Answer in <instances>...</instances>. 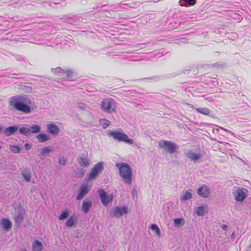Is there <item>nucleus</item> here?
Masks as SVG:
<instances>
[{"label": "nucleus", "mask_w": 251, "mask_h": 251, "mask_svg": "<svg viewBox=\"0 0 251 251\" xmlns=\"http://www.w3.org/2000/svg\"><path fill=\"white\" fill-rule=\"evenodd\" d=\"M9 106L15 111L28 114L37 107L26 95H16L9 99Z\"/></svg>", "instance_id": "obj_1"}, {"label": "nucleus", "mask_w": 251, "mask_h": 251, "mask_svg": "<svg viewBox=\"0 0 251 251\" xmlns=\"http://www.w3.org/2000/svg\"><path fill=\"white\" fill-rule=\"evenodd\" d=\"M116 167L118 168L119 175L124 182L127 185H130L133 177L132 170L130 166L124 162L116 163Z\"/></svg>", "instance_id": "obj_2"}, {"label": "nucleus", "mask_w": 251, "mask_h": 251, "mask_svg": "<svg viewBox=\"0 0 251 251\" xmlns=\"http://www.w3.org/2000/svg\"><path fill=\"white\" fill-rule=\"evenodd\" d=\"M100 109L105 113L112 114L116 112V102L111 98L103 99L100 102Z\"/></svg>", "instance_id": "obj_3"}, {"label": "nucleus", "mask_w": 251, "mask_h": 251, "mask_svg": "<svg viewBox=\"0 0 251 251\" xmlns=\"http://www.w3.org/2000/svg\"><path fill=\"white\" fill-rule=\"evenodd\" d=\"M107 134L109 136L112 137L115 140H118L119 142H124L129 145H132L134 143V140L132 139H129L128 136L123 131L112 130L109 131Z\"/></svg>", "instance_id": "obj_4"}, {"label": "nucleus", "mask_w": 251, "mask_h": 251, "mask_svg": "<svg viewBox=\"0 0 251 251\" xmlns=\"http://www.w3.org/2000/svg\"><path fill=\"white\" fill-rule=\"evenodd\" d=\"M41 127L38 125L34 124L31 126L25 125V126L21 127L19 129V133L27 137L30 136L32 134L39 133L41 130Z\"/></svg>", "instance_id": "obj_5"}, {"label": "nucleus", "mask_w": 251, "mask_h": 251, "mask_svg": "<svg viewBox=\"0 0 251 251\" xmlns=\"http://www.w3.org/2000/svg\"><path fill=\"white\" fill-rule=\"evenodd\" d=\"M104 163L99 162L95 164L87 174V180L90 181L96 178L97 176L100 174L104 169Z\"/></svg>", "instance_id": "obj_6"}, {"label": "nucleus", "mask_w": 251, "mask_h": 251, "mask_svg": "<svg viewBox=\"0 0 251 251\" xmlns=\"http://www.w3.org/2000/svg\"><path fill=\"white\" fill-rule=\"evenodd\" d=\"M158 146L160 148H165L170 153H174L177 149L176 144L171 141L161 140L158 143Z\"/></svg>", "instance_id": "obj_7"}, {"label": "nucleus", "mask_w": 251, "mask_h": 251, "mask_svg": "<svg viewBox=\"0 0 251 251\" xmlns=\"http://www.w3.org/2000/svg\"><path fill=\"white\" fill-rule=\"evenodd\" d=\"M128 213L127 207L126 206H124L122 207L116 206L111 210L110 215L113 217L119 218L122 216L124 214H126Z\"/></svg>", "instance_id": "obj_8"}, {"label": "nucleus", "mask_w": 251, "mask_h": 251, "mask_svg": "<svg viewBox=\"0 0 251 251\" xmlns=\"http://www.w3.org/2000/svg\"><path fill=\"white\" fill-rule=\"evenodd\" d=\"M98 193L102 203L106 206L110 201L113 200V195H107L106 193L103 189H99Z\"/></svg>", "instance_id": "obj_9"}, {"label": "nucleus", "mask_w": 251, "mask_h": 251, "mask_svg": "<svg viewBox=\"0 0 251 251\" xmlns=\"http://www.w3.org/2000/svg\"><path fill=\"white\" fill-rule=\"evenodd\" d=\"M248 191L243 188L238 187L235 195V200L238 201H243L247 197Z\"/></svg>", "instance_id": "obj_10"}, {"label": "nucleus", "mask_w": 251, "mask_h": 251, "mask_svg": "<svg viewBox=\"0 0 251 251\" xmlns=\"http://www.w3.org/2000/svg\"><path fill=\"white\" fill-rule=\"evenodd\" d=\"M210 189L208 186L203 184L198 188L197 189V194L199 196L202 198H207L210 195Z\"/></svg>", "instance_id": "obj_11"}, {"label": "nucleus", "mask_w": 251, "mask_h": 251, "mask_svg": "<svg viewBox=\"0 0 251 251\" xmlns=\"http://www.w3.org/2000/svg\"><path fill=\"white\" fill-rule=\"evenodd\" d=\"M77 161L80 166L83 167H87L90 164V159H89L87 154H81L79 157L77 158Z\"/></svg>", "instance_id": "obj_12"}, {"label": "nucleus", "mask_w": 251, "mask_h": 251, "mask_svg": "<svg viewBox=\"0 0 251 251\" xmlns=\"http://www.w3.org/2000/svg\"><path fill=\"white\" fill-rule=\"evenodd\" d=\"M88 192V186L85 185H82L80 186L78 194L76 197L77 200H81L84 196L86 195Z\"/></svg>", "instance_id": "obj_13"}, {"label": "nucleus", "mask_w": 251, "mask_h": 251, "mask_svg": "<svg viewBox=\"0 0 251 251\" xmlns=\"http://www.w3.org/2000/svg\"><path fill=\"white\" fill-rule=\"evenodd\" d=\"M47 131L53 135H57L59 132L58 127L54 123L49 124L47 125Z\"/></svg>", "instance_id": "obj_14"}, {"label": "nucleus", "mask_w": 251, "mask_h": 251, "mask_svg": "<svg viewBox=\"0 0 251 251\" xmlns=\"http://www.w3.org/2000/svg\"><path fill=\"white\" fill-rule=\"evenodd\" d=\"M0 224L6 231H9L12 227V222L8 219L4 218L1 220Z\"/></svg>", "instance_id": "obj_15"}, {"label": "nucleus", "mask_w": 251, "mask_h": 251, "mask_svg": "<svg viewBox=\"0 0 251 251\" xmlns=\"http://www.w3.org/2000/svg\"><path fill=\"white\" fill-rule=\"evenodd\" d=\"M195 213L198 216H202L208 211L207 206H200L196 207L194 209Z\"/></svg>", "instance_id": "obj_16"}, {"label": "nucleus", "mask_w": 251, "mask_h": 251, "mask_svg": "<svg viewBox=\"0 0 251 251\" xmlns=\"http://www.w3.org/2000/svg\"><path fill=\"white\" fill-rule=\"evenodd\" d=\"M92 206V203L91 201L85 199L82 203V210L85 214H86L89 212Z\"/></svg>", "instance_id": "obj_17"}, {"label": "nucleus", "mask_w": 251, "mask_h": 251, "mask_svg": "<svg viewBox=\"0 0 251 251\" xmlns=\"http://www.w3.org/2000/svg\"><path fill=\"white\" fill-rule=\"evenodd\" d=\"M18 130V126H10L5 129L4 133L6 136H9L15 133Z\"/></svg>", "instance_id": "obj_18"}, {"label": "nucleus", "mask_w": 251, "mask_h": 251, "mask_svg": "<svg viewBox=\"0 0 251 251\" xmlns=\"http://www.w3.org/2000/svg\"><path fill=\"white\" fill-rule=\"evenodd\" d=\"M36 139L39 143H44L50 139L49 135L45 133H40L36 136Z\"/></svg>", "instance_id": "obj_19"}, {"label": "nucleus", "mask_w": 251, "mask_h": 251, "mask_svg": "<svg viewBox=\"0 0 251 251\" xmlns=\"http://www.w3.org/2000/svg\"><path fill=\"white\" fill-rule=\"evenodd\" d=\"M43 249V245L42 243L36 240L33 242L32 244V251H41Z\"/></svg>", "instance_id": "obj_20"}, {"label": "nucleus", "mask_w": 251, "mask_h": 251, "mask_svg": "<svg viewBox=\"0 0 251 251\" xmlns=\"http://www.w3.org/2000/svg\"><path fill=\"white\" fill-rule=\"evenodd\" d=\"M192 190L189 189L185 192H183L181 196L180 197L181 201H186L192 198Z\"/></svg>", "instance_id": "obj_21"}, {"label": "nucleus", "mask_w": 251, "mask_h": 251, "mask_svg": "<svg viewBox=\"0 0 251 251\" xmlns=\"http://www.w3.org/2000/svg\"><path fill=\"white\" fill-rule=\"evenodd\" d=\"M51 151L50 147H45L42 149L40 153L38 155L40 159L43 160L45 158L46 154Z\"/></svg>", "instance_id": "obj_22"}, {"label": "nucleus", "mask_w": 251, "mask_h": 251, "mask_svg": "<svg viewBox=\"0 0 251 251\" xmlns=\"http://www.w3.org/2000/svg\"><path fill=\"white\" fill-rule=\"evenodd\" d=\"M186 156L193 161H197L201 157V154L190 151L186 153Z\"/></svg>", "instance_id": "obj_23"}, {"label": "nucleus", "mask_w": 251, "mask_h": 251, "mask_svg": "<svg viewBox=\"0 0 251 251\" xmlns=\"http://www.w3.org/2000/svg\"><path fill=\"white\" fill-rule=\"evenodd\" d=\"M21 175L26 181L29 182L30 181L31 173L30 170L25 169L22 171Z\"/></svg>", "instance_id": "obj_24"}, {"label": "nucleus", "mask_w": 251, "mask_h": 251, "mask_svg": "<svg viewBox=\"0 0 251 251\" xmlns=\"http://www.w3.org/2000/svg\"><path fill=\"white\" fill-rule=\"evenodd\" d=\"M179 2L181 6H190L195 5L196 0H180Z\"/></svg>", "instance_id": "obj_25"}, {"label": "nucleus", "mask_w": 251, "mask_h": 251, "mask_svg": "<svg viewBox=\"0 0 251 251\" xmlns=\"http://www.w3.org/2000/svg\"><path fill=\"white\" fill-rule=\"evenodd\" d=\"M174 226L176 227L182 226L185 224V221L183 218H177L174 220Z\"/></svg>", "instance_id": "obj_26"}, {"label": "nucleus", "mask_w": 251, "mask_h": 251, "mask_svg": "<svg viewBox=\"0 0 251 251\" xmlns=\"http://www.w3.org/2000/svg\"><path fill=\"white\" fill-rule=\"evenodd\" d=\"M100 124V126L102 127L103 129L106 128L111 124V122L105 119H101L99 120Z\"/></svg>", "instance_id": "obj_27"}, {"label": "nucleus", "mask_w": 251, "mask_h": 251, "mask_svg": "<svg viewBox=\"0 0 251 251\" xmlns=\"http://www.w3.org/2000/svg\"><path fill=\"white\" fill-rule=\"evenodd\" d=\"M51 70L54 74L60 76H62L65 72V71L60 67H57L54 69H52Z\"/></svg>", "instance_id": "obj_28"}, {"label": "nucleus", "mask_w": 251, "mask_h": 251, "mask_svg": "<svg viewBox=\"0 0 251 251\" xmlns=\"http://www.w3.org/2000/svg\"><path fill=\"white\" fill-rule=\"evenodd\" d=\"M196 110L199 113L205 115H207L209 113V110L207 108L203 107V108H196Z\"/></svg>", "instance_id": "obj_29"}, {"label": "nucleus", "mask_w": 251, "mask_h": 251, "mask_svg": "<svg viewBox=\"0 0 251 251\" xmlns=\"http://www.w3.org/2000/svg\"><path fill=\"white\" fill-rule=\"evenodd\" d=\"M14 220L16 223H20L24 219L23 216L21 213H18L14 218Z\"/></svg>", "instance_id": "obj_30"}, {"label": "nucleus", "mask_w": 251, "mask_h": 251, "mask_svg": "<svg viewBox=\"0 0 251 251\" xmlns=\"http://www.w3.org/2000/svg\"><path fill=\"white\" fill-rule=\"evenodd\" d=\"M69 212L68 210H66L64 212H62L61 215L59 217V219L60 220H63L66 219L69 216Z\"/></svg>", "instance_id": "obj_31"}, {"label": "nucleus", "mask_w": 251, "mask_h": 251, "mask_svg": "<svg viewBox=\"0 0 251 251\" xmlns=\"http://www.w3.org/2000/svg\"><path fill=\"white\" fill-rule=\"evenodd\" d=\"M74 225V220L72 216L70 217L66 222V226L68 227H72Z\"/></svg>", "instance_id": "obj_32"}, {"label": "nucleus", "mask_w": 251, "mask_h": 251, "mask_svg": "<svg viewBox=\"0 0 251 251\" xmlns=\"http://www.w3.org/2000/svg\"><path fill=\"white\" fill-rule=\"evenodd\" d=\"M151 228L152 230H154L156 234L157 235H159V236L160 235V231L159 227H158V226L156 225L152 224L151 226Z\"/></svg>", "instance_id": "obj_33"}, {"label": "nucleus", "mask_w": 251, "mask_h": 251, "mask_svg": "<svg viewBox=\"0 0 251 251\" xmlns=\"http://www.w3.org/2000/svg\"><path fill=\"white\" fill-rule=\"evenodd\" d=\"M65 73H66V79L69 80H71L73 77V72L70 70H67L65 71Z\"/></svg>", "instance_id": "obj_34"}, {"label": "nucleus", "mask_w": 251, "mask_h": 251, "mask_svg": "<svg viewBox=\"0 0 251 251\" xmlns=\"http://www.w3.org/2000/svg\"><path fill=\"white\" fill-rule=\"evenodd\" d=\"M77 107L81 110H85L86 109V104L83 102H78L76 103Z\"/></svg>", "instance_id": "obj_35"}, {"label": "nucleus", "mask_w": 251, "mask_h": 251, "mask_svg": "<svg viewBox=\"0 0 251 251\" xmlns=\"http://www.w3.org/2000/svg\"><path fill=\"white\" fill-rule=\"evenodd\" d=\"M11 151L14 153H19L20 151V149L18 146H12L10 148Z\"/></svg>", "instance_id": "obj_36"}, {"label": "nucleus", "mask_w": 251, "mask_h": 251, "mask_svg": "<svg viewBox=\"0 0 251 251\" xmlns=\"http://www.w3.org/2000/svg\"><path fill=\"white\" fill-rule=\"evenodd\" d=\"M58 162L61 165H65L66 163V160L63 157H62V158H60L59 159Z\"/></svg>", "instance_id": "obj_37"}, {"label": "nucleus", "mask_w": 251, "mask_h": 251, "mask_svg": "<svg viewBox=\"0 0 251 251\" xmlns=\"http://www.w3.org/2000/svg\"><path fill=\"white\" fill-rule=\"evenodd\" d=\"M220 128L226 131V132H227L228 133H229L231 135H232V136H234V133L233 132H232V131H230L229 130H228L226 129H225L224 128L221 127V126H218Z\"/></svg>", "instance_id": "obj_38"}, {"label": "nucleus", "mask_w": 251, "mask_h": 251, "mask_svg": "<svg viewBox=\"0 0 251 251\" xmlns=\"http://www.w3.org/2000/svg\"><path fill=\"white\" fill-rule=\"evenodd\" d=\"M24 147L26 151H29L31 149V146L28 143H25Z\"/></svg>", "instance_id": "obj_39"}, {"label": "nucleus", "mask_w": 251, "mask_h": 251, "mask_svg": "<svg viewBox=\"0 0 251 251\" xmlns=\"http://www.w3.org/2000/svg\"><path fill=\"white\" fill-rule=\"evenodd\" d=\"M221 227H222V229L224 230H227V228H228V226L226 225H223L221 226Z\"/></svg>", "instance_id": "obj_40"}, {"label": "nucleus", "mask_w": 251, "mask_h": 251, "mask_svg": "<svg viewBox=\"0 0 251 251\" xmlns=\"http://www.w3.org/2000/svg\"><path fill=\"white\" fill-rule=\"evenodd\" d=\"M21 251H26L25 249H21Z\"/></svg>", "instance_id": "obj_41"}, {"label": "nucleus", "mask_w": 251, "mask_h": 251, "mask_svg": "<svg viewBox=\"0 0 251 251\" xmlns=\"http://www.w3.org/2000/svg\"><path fill=\"white\" fill-rule=\"evenodd\" d=\"M2 128L0 126V131L1 130Z\"/></svg>", "instance_id": "obj_42"}, {"label": "nucleus", "mask_w": 251, "mask_h": 251, "mask_svg": "<svg viewBox=\"0 0 251 251\" xmlns=\"http://www.w3.org/2000/svg\"><path fill=\"white\" fill-rule=\"evenodd\" d=\"M1 149V147L0 146V149Z\"/></svg>", "instance_id": "obj_43"}]
</instances>
